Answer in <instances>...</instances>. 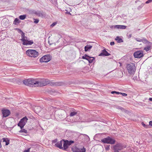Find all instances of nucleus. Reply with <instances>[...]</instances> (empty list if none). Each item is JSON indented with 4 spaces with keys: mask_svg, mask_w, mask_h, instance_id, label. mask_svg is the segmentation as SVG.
Masks as SVG:
<instances>
[{
    "mask_svg": "<svg viewBox=\"0 0 152 152\" xmlns=\"http://www.w3.org/2000/svg\"><path fill=\"white\" fill-rule=\"evenodd\" d=\"M21 41L23 43L24 42L26 41V40H27V37L25 36V33H22V34H21Z\"/></svg>",
    "mask_w": 152,
    "mask_h": 152,
    "instance_id": "nucleus-15",
    "label": "nucleus"
},
{
    "mask_svg": "<svg viewBox=\"0 0 152 152\" xmlns=\"http://www.w3.org/2000/svg\"><path fill=\"white\" fill-rule=\"evenodd\" d=\"M111 93L112 94H120V92H119L116 91H113L111 92Z\"/></svg>",
    "mask_w": 152,
    "mask_h": 152,
    "instance_id": "nucleus-33",
    "label": "nucleus"
},
{
    "mask_svg": "<svg viewBox=\"0 0 152 152\" xmlns=\"http://www.w3.org/2000/svg\"><path fill=\"white\" fill-rule=\"evenodd\" d=\"M68 14H70V15H71V13H70V12H68Z\"/></svg>",
    "mask_w": 152,
    "mask_h": 152,
    "instance_id": "nucleus-49",
    "label": "nucleus"
},
{
    "mask_svg": "<svg viewBox=\"0 0 152 152\" xmlns=\"http://www.w3.org/2000/svg\"><path fill=\"white\" fill-rule=\"evenodd\" d=\"M120 94L124 96H127V94L125 93L120 92Z\"/></svg>",
    "mask_w": 152,
    "mask_h": 152,
    "instance_id": "nucleus-39",
    "label": "nucleus"
},
{
    "mask_svg": "<svg viewBox=\"0 0 152 152\" xmlns=\"http://www.w3.org/2000/svg\"><path fill=\"white\" fill-rule=\"evenodd\" d=\"M26 17V15H20L19 16V18L21 20H23L25 19Z\"/></svg>",
    "mask_w": 152,
    "mask_h": 152,
    "instance_id": "nucleus-27",
    "label": "nucleus"
},
{
    "mask_svg": "<svg viewBox=\"0 0 152 152\" xmlns=\"http://www.w3.org/2000/svg\"><path fill=\"white\" fill-rule=\"evenodd\" d=\"M30 149L31 148H28L27 149L25 150L23 152H30Z\"/></svg>",
    "mask_w": 152,
    "mask_h": 152,
    "instance_id": "nucleus-40",
    "label": "nucleus"
},
{
    "mask_svg": "<svg viewBox=\"0 0 152 152\" xmlns=\"http://www.w3.org/2000/svg\"><path fill=\"white\" fill-rule=\"evenodd\" d=\"M56 23H55V22L51 24V26H53L56 25Z\"/></svg>",
    "mask_w": 152,
    "mask_h": 152,
    "instance_id": "nucleus-43",
    "label": "nucleus"
},
{
    "mask_svg": "<svg viewBox=\"0 0 152 152\" xmlns=\"http://www.w3.org/2000/svg\"><path fill=\"white\" fill-rule=\"evenodd\" d=\"M51 83L53 85H55L56 86H61L62 85L61 83H60L53 82Z\"/></svg>",
    "mask_w": 152,
    "mask_h": 152,
    "instance_id": "nucleus-31",
    "label": "nucleus"
},
{
    "mask_svg": "<svg viewBox=\"0 0 152 152\" xmlns=\"http://www.w3.org/2000/svg\"><path fill=\"white\" fill-rule=\"evenodd\" d=\"M37 11L34 10H30L29 11V13L31 14H34L36 15Z\"/></svg>",
    "mask_w": 152,
    "mask_h": 152,
    "instance_id": "nucleus-28",
    "label": "nucleus"
},
{
    "mask_svg": "<svg viewBox=\"0 0 152 152\" xmlns=\"http://www.w3.org/2000/svg\"><path fill=\"white\" fill-rule=\"evenodd\" d=\"M21 129L19 131L20 132H24V133H27V130L25 129H23V128H20Z\"/></svg>",
    "mask_w": 152,
    "mask_h": 152,
    "instance_id": "nucleus-32",
    "label": "nucleus"
},
{
    "mask_svg": "<svg viewBox=\"0 0 152 152\" xmlns=\"http://www.w3.org/2000/svg\"><path fill=\"white\" fill-rule=\"evenodd\" d=\"M34 23L36 24H37L39 22V20L37 19H34Z\"/></svg>",
    "mask_w": 152,
    "mask_h": 152,
    "instance_id": "nucleus-35",
    "label": "nucleus"
},
{
    "mask_svg": "<svg viewBox=\"0 0 152 152\" xmlns=\"http://www.w3.org/2000/svg\"><path fill=\"white\" fill-rule=\"evenodd\" d=\"M3 141L5 143L4 144L5 145H8L9 144L10 140L8 138H3L2 139Z\"/></svg>",
    "mask_w": 152,
    "mask_h": 152,
    "instance_id": "nucleus-17",
    "label": "nucleus"
},
{
    "mask_svg": "<svg viewBox=\"0 0 152 152\" xmlns=\"http://www.w3.org/2000/svg\"><path fill=\"white\" fill-rule=\"evenodd\" d=\"M18 29V32L19 33L20 32L21 34H22V33H24L21 30L19 29Z\"/></svg>",
    "mask_w": 152,
    "mask_h": 152,
    "instance_id": "nucleus-42",
    "label": "nucleus"
},
{
    "mask_svg": "<svg viewBox=\"0 0 152 152\" xmlns=\"http://www.w3.org/2000/svg\"><path fill=\"white\" fill-rule=\"evenodd\" d=\"M151 46H148L147 47L144 48V49L146 51H148L151 49Z\"/></svg>",
    "mask_w": 152,
    "mask_h": 152,
    "instance_id": "nucleus-29",
    "label": "nucleus"
},
{
    "mask_svg": "<svg viewBox=\"0 0 152 152\" xmlns=\"http://www.w3.org/2000/svg\"><path fill=\"white\" fill-rule=\"evenodd\" d=\"M110 55V53H108V52L106 51L105 49L104 48L103 50H102V52L99 54V56H109Z\"/></svg>",
    "mask_w": 152,
    "mask_h": 152,
    "instance_id": "nucleus-12",
    "label": "nucleus"
},
{
    "mask_svg": "<svg viewBox=\"0 0 152 152\" xmlns=\"http://www.w3.org/2000/svg\"><path fill=\"white\" fill-rule=\"evenodd\" d=\"M117 108L118 109L121 110L122 111H124V109L123 107L120 106H118Z\"/></svg>",
    "mask_w": 152,
    "mask_h": 152,
    "instance_id": "nucleus-36",
    "label": "nucleus"
},
{
    "mask_svg": "<svg viewBox=\"0 0 152 152\" xmlns=\"http://www.w3.org/2000/svg\"><path fill=\"white\" fill-rule=\"evenodd\" d=\"M142 42L145 44L148 43H150V42H148V40L146 39L143 38H142Z\"/></svg>",
    "mask_w": 152,
    "mask_h": 152,
    "instance_id": "nucleus-26",
    "label": "nucleus"
},
{
    "mask_svg": "<svg viewBox=\"0 0 152 152\" xmlns=\"http://www.w3.org/2000/svg\"><path fill=\"white\" fill-rule=\"evenodd\" d=\"M26 53L29 56L34 58L36 57L38 55V52L35 50L31 49L27 50L26 51Z\"/></svg>",
    "mask_w": 152,
    "mask_h": 152,
    "instance_id": "nucleus-3",
    "label": "nucleus"
},
{
    "mask_svg": "<svg viewBox=\"0 0 152 152\" xmlns=\"http://www.w3.org/2000/svg\"><path fill=\"white\" fill-rule=\"evenodd\" d=\"M34 110L36 113H39L41 110V108L39 106H36L34 108Z\"/></svg>",
    "mask_w": 152,
    "mask_h": 152,
    "instance_id": "nucleus-22",
    "label": "nucleus"
},
{
    "mask_svg": "<svg viewBox=\"0 0 152 152\" xmlns=\"http://www.w3.org/2000/svg\"><path fill=\"white\" fill-rule=\"evenodd\" d=\"M143 5H144V4H142L141 5V6H141V7H142Z\"/></svg>",
    "mask_w": 152,
    "mask_h": 152,
    "instance_id": "nucleus-48",
    "label": "nucleus"
},
{
    "mask_svg": "<svg viewBox=\"0 0 152 152\" xmlns=\"http://www.w3.org/2000/svg\"><path fill=\"white\" fill-rule=\"evenodd\" d=\"M77 113V112L75 110V111H72L70 114V116H73L75 115Z\"/></svg>",
    "mask_w": 152,
    "mask_h": 152,
    "instance_id": "nucleus-24",
    "label": "nucleus"
},
{
    "mask_svg": "<svg viewBox=\"0 0 152 152\" xmlns=\"http://www.w3.org/2000/svg\"><path fill=\"white\" fill-rule=\"evenodd\" d=\"M89 56L87 54H85L82 56V58L83 59H85L87 60Z\"/></svg>",
    "mask_w": 152,
    "mask_h": 152,
    "instance_id": "nucleus-30",
    "label": "nucleus"
},
{
    "mask_svg": "<svg viewBox=\"0 0 152 152\" xmlns=\"http://www.w3.org/2000/svg\"><path fill=\"white\" fill-rule=\"evenodd\" d=\"M115 43L114 42H111L110 43V45H114Z\"/></svg>",
    "mask_w": 152,
    "mask_h": 152,
    "instance_id": "nucleus-44",
    "label": "nucleus"
},
{
    "mask_svg": "<svg viewBox=\"0 0 152 152\" xmlns=\"http://www.w3.org/2000/svg\"><path fill=\"white\" fill-rule=\"evenodd\" d=\"M149 125L152 126V121H151L149 122Z\"/></svg>",
    "mask_w": 152,
    "mask_h": 152,
    "instance_id": "nucleus-45",
    "label": "nucleus"
},
{
    "mask_svg": "<svg viewBox=\"0 0 152 152\" xmlns=\"http://www.w3.org/2000/svg\"><path fill=\"white\" fill-rule=\"evenodd\" d=\"M20 21L19 20V19L16 18H15L13 24L15 25H18L20 23Z\"/></svg>",
    "mask_w": 152,
    "mask_h": 152,
    "instance_id": "nucleus-21",
    "label": "nucleus"
},
{
    "mask_svg": "<svg viewBox=\"0 0 152 152\" xmlns=\"http://www.w3.org/2000/svg\"><path fill=\"white\" fill-rule=\"evenodd\" d=\"M132 35L131 34H130L128 36V38H131L132 37Z\"/></svg>",
    "mask_w": 152,
    "mask_h": 152,
    "instance_id": "nucleus-46",
    "label": "nucleus"
},
{
    "mask_svg": "<svg viewBox=\"0 0 152 152\" xmlns=\"http://www.w3.org/2000/svg\"><path fill=\"white\" fill-rule=\"evenodd\" d=\"M71 150L73 152H86V148L84 147L80 148L76 145H73L71 148Z\"/></svg>",
    "mask_w": 152,
    "mask_h": 152,
    "instance_id": "nucleus-8",
    "label": "nucleus"
},
{
    "mask_svg": "<svg viewBox=\"0 0 152 152\" xmlns=\"http://www.w3.org/2000/svg\"><path fill=\"white\" fill-rule=\"evenodd\" d=\"M111 148L113 149L114 152H119V151L123 149V147L121 143H118L111 147Z\"/></svg>",
    "mask_w": 152,
    "mask_h": 152,
    "instance_id": "nucleus-6",
    "label": "nucleus"
},
{
    "mask_svg": "<svg viewBox=\"0 0 152 152\" xmlns=\"http://www.w3.org/2000/svg\"><path fill=\"white\" fill-rule=\"evenodd\" d=\"M151 2H152V0H148L145 2V3L146 4H148Z\"/></svg>",
    "mask_w": 152,
    "mask_h": 152,
    "instance_id": "nucleus-41",
    "label": "nucleus"
},
{
    "mask_svg": "<svg viewBox=\"0 0 152 152\" xmlns=\"http://www.w3.org/2000/svg\"><path fill=\"white\" fill-rule=\"evenodd\" d=\"M33 41L32 40H26V41L23 43V44L24 45H31L33 43Z\"/></svg>",
    "mask_w": 152,
    "mask_h": 152,
    "instance_id": "nucleus-14",
    "label": "nucleus"
},
{
    "mask_svg": "<svg viewBox=\"0 0 152 152\" xmlns=\"http://www.w3.org/2000/svg\"><path fill=\"white\" fill-rule=\"evenodd\" d=\"M64 140H62L60 142H58L55 144V145L57 147L60 149L63 150V147H62V144L63 143Z\"/></svg>",
    "mask_w": 152,
    "mask_h": 152,
    "instance_id": "nucleus-13",
    "label": "nucleus"
},
{
    "mask_svg": "<svg viewBox=\"0 0 152 152\" xmlns=\"http://www.w3.org/2000/svg\"><path fill=\"white\" fill-rule=\"evenodd\" d=\"M68 146L69 145L67 144V143L66 142V141L64 140L63 142V150L66 151L68 148Z\"/></svg>",
    "mask_w": 152,
    "mask_h": 152,
    "instance_id": "nucleus-19",
    "label": "nucleus"
},
{
    "mask_svg": "<svg viewBox=\"0 0 152 152\" xmlns=\"http://www.w3.org/2000/svg\"><path fill=\"white\" fill-rule=\"evenodd\" d=\"M126 68L129 73L130 74H134L135 71V64L133 63L128 64Z\"/></svg>",
    "mask_w": 152,
    "mask_h": 152,
    "instance_id": "nucleus-2",
    "label": "nucleus"
},
{
    "mask_svg": "<svg viewBox=\"0 0 152 152\" xmlns=\"http://www.w3.org/2000/svg\"><path fill=\"white\" fill-rule=\"evenodd\" d=\"M149 100L150 101H152V98H149Z\"/></svg>",
    "mask_w": 152,
    "mask_h": 152,
    "instance_id": "nucleus-47",
    "label": "nucleus"
},
{
    "mask_svg": "<svg viewBox=\"0 0 152 152\" xmlns=\"http://www.w3.org/2000/svg\"><path fill=\"white\" fill-rule=\"evenodd\" d=\"M110 145H108L106 146L105 147V149L107 150H109L110 149Z\"/></svg>",
    "mask_w": 152,
    "mask_h": 152,
    "instance_id": "nucleus-38",
    "label": "nucleus"
},
{
    "mask_svg": "<svg viewBox=\"0 0 152 152\" xmlns=\"http://www.w3.org/2000/svg\"><path fill=\"white\" fill-rule=\"evenodd\" d=\"M144 56L142 50H138L135 52L134 53V56L135 58H141Z\"/></svg>",
    "mask_w": 152,
    "mask_h": 152,
    "instance_id": "nucleus-9",
    "label": "nucleus"
},
{
    "mask_svg": "<svg viewBox=\"0 0 152 152\" xmlns=\"http://www.w3.org/2000/svg\"><path fill=\"white\" fill-rule=\"evenodd\" d=\"M51 56L49 54L45 55L40 59V62L41 63L42 62L47 63L51 60Z\"/></svg>",
    "mask_w": 152,
    "mask_h": 152,
    "instance_id": "nucleus-7",
    "label": "nucleus"
},
{
    "mask_svg": "<svg viewBox=\"0 0 152 152\" xmlns=\"http://www.w3.org/2000/svg\"><path fill=\"white\" fill-rule=\"evenodd\" d=\"M101 141L104 143L111 144H114L115 142V140L110 137H107L106 138H103L101 140Z\"/></svg>",
    "mask_w": 152,
    "mask_h": 152,
    "instance_id": "nucleus-4",
    "label": "nucleus"
},
{
    "mask_svg": "<svg viewBox=\"0 0 152 152\" xmlns=\"http://www.w3.org/2000/svg\"><path fill=\"white\" fill-rule=\"evenodd\" d=\"M28 120V118L25 116L21 119L18 124V126H19L20 128H23L24 126L26 125V123Z\"/></svg>",
    "mask_w": 152,
    "mask_h": 152,
    "instance_id": "nucleus-5",
    "label": "nucleus"
},
{
    "mask_svg": "<svg viewBox=\"0 0 152 152\" xmlns=\"http://www.w3.org/2000/svg\"><path fill=\"white\" fill-rule=\"evenodd\" d=\"M135 40L138 42H142V38H136L135 39Z\"/></svg>",
    "mask_w": 152,
    "mask_h": 152,
    "instance_id": "nucleus-37",
    "label": "nucleus"
},
{
    "mask_svg": "<svg viewBox=\"0 0 152 152\" xmlns=\"http://www.w3.org/2000/svg\"><path fill=\"white\" fill-rule=\"evenodd\" d=\"M115 28H116L118 29H125L126 28V26L124 25H115L113 26Z\"/></svg>",
    "mask_w": 152,
    "mask_h": 152,
    "instance_id": "nucleus-16",
    "label": "nucleus"
},
{
    "mask_svg": "<svg viewBox=\"0 0 152 152\" xmlns=\"http://www.w3.org/2000/svg\"><path fill=\"white\" fill-rule=\"evenodd\" d=\"M115 40L117 41V42L119 43L123 42V41L122 39L120 38L119 36H117L115 38Z\"/></svg>",
    "mask_w": 152,
    "mask_h": 152,
    "instance_id": "nucleus-23",
    "label": "nucleus"
},
{
    "mask_svg": "<svg viewBox=\"0 0 152 152\" xmlns=\"http://www.w3.org/2000/svg\"><path fill=\"white\" fill-rule=\"evenodd\" d=\"M92 47V45H88L84 47L85 51L86 52L89 51L91 49Z\"/></svg>",
    "mask_w": 152,
    "mask_h": 152,
    "instance_id": "nucleus-18",
    "label": "nucleus"
},
{
    "mask_svg": "<svg viewBox=\"0 0 152 152\" xmlns=\"http://www.w3.org/2000/svg\"><path fill=\"white\" fill-rule=\"evenodd\" d=\"M1 111L3 118L8 117L10 114V110L8 109H2Z\"/></svg>",
    "mask_w": 152,
    "mask_h": 152,
    "instance_id": "nucleus-10",
    "label": "nucleus"
},
{
    "mask_svg": "<svg viewBox=\"0 0 152 152\" xmlns=\"http://www.w3.org/2000/svg\"><path fill=\"white\" fill-rule=\"evenodd\" d=\"M142 125L145 128H147L149 126V125H145L143 122L142 123Z\"/></svg>",
    "mask_w": 152,
    "mask_h": 152,
    "instance_id": "nucleus-34",
    "label": "nucleus"
},
{
    "mask_svg": "<svg viewBox=\"0 0 152 152\" xmlns=\"http://www.w3.org/2000/svg\"><path fill=\"white\" fill-rule=\"evenodd\" d=\"M36 15L42 18H45L46 16V13L42 11H37Z\"/></svg>",
    "mask_w": 152,
    "mask_h": 152,
    "instance_id": "nucleus-11",
    "label": "nucleus"
},
{
    "mask_svg": "<svg viewBox=\"0 0 152 152\" xmlns=\"http://www.w3.org/2000/svg\"><path fill=\"white\" fill-rule=\"evenodd\" d=\"M23 83L26 85L30 86H43L50 83V80L48 79H43L41 81L37 80L33 78L24 80Z\"/></svg>",
    "mask_w": 152,
    "mask_h": 152,
    "instance_id": "nucleus-1",
    "label": "nucleus"
},
{
    "mask_svg": "<svg viewBox=\"0 0 152 152\" xmlns=\"http://www.w3.org/2000/svg\"><path fill=\"white\" fill-rule=\"evenodd\" d=\"M66 142L67 143V144L69 145V146L70 145L72 144L74 142V141L72 140H70L68 141V140H65Z\"/></svg>",
    "mask_w": 152,
    "mask_h": 152,
    "instance_id": "nucleus-25",
    "label": "nucleus"
},
{
    "mask_svg": "<svg viewBox=\"0 0 152 152\" xmlns=\"http://www.w3.org/2000/svg\"><path fill=\"white\" fill-rule=\"evenodd\" d=\"M95 58L89 56L87 60L89 63H92L95 60Z\"/></svg>",
    "mask_w": 152,
    "mask_h": 152,
    "instance_id": "nucleus-20",
    "label": "nucleus"
}]
</instances>
